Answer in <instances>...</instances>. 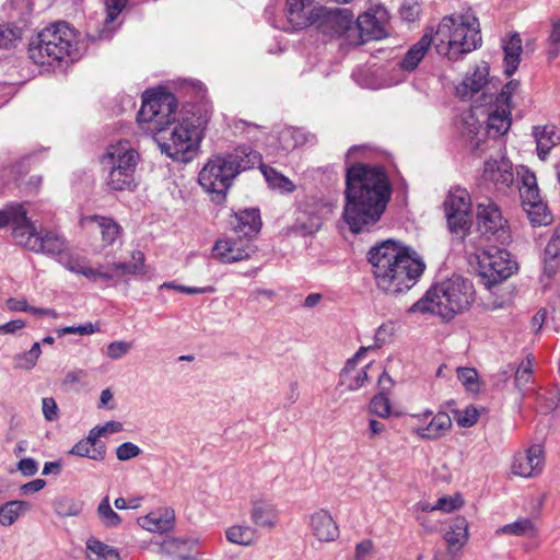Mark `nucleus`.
Masks as SVG:
<instances>
[{"mask_svg":"<svg viewBox=\"0 0 560 560\" xmlns=\"http://www.w3.org/2000/svg\"><path fill=\"white\" fill-rule=\"evenodd\" d=\"M177 100L163 89L148 90L137 114L139 125L147 124L148 131L155 133L154 140L162 153L176 162H190L199 151L206 126H200L194 116L175 119Z\"/></svg>","mask_w":560,"mask_h":560,"instance_id":"1","label":"nucleus"},{"mask_svg":"<svg viewBox=\"0 0 560 560\" xmlns=\"http://www.w3.org/2000/svg\"><path fill=\"white\" fill-rule=\"evenodd\" d=\"M392 185L383 166L355 163L347 168L342 219L349 230L368 232L383 215Z\"/></svg>","mask_w":560,"mask_h":560,"instance_id":"2","label":"nucleus"},{"mask_svg":"<svg viewBox=\"0 0 560 560\" xmlns=\"http://www.w3.org/2000/svg\"><path fill=\"white\" fill-rule=\"evenodd\" d=\"M368 261L376 287L387 294L410 290L425 270L424 261L412 248L392 238L372 246Z\"/></svg>","mask_w":560,"mask_h":560,"instance_id":"3","label":"nucleus"},{"mask_svg":"<svg viewBox=\"0 0 560 560\" xmlns=\"http://www.w3.org/2000/svg\"><path fill=\"white\" fill-rule=\"evenodd\" d=\"M260 161L261 154L250 145H238L232 151L209 158L199 172L198 182L211 195L213 202L222 203L233 180L241 173L260 164Z\"/></svg>","mask_w":560,"mask_h":560,"instance_id":"4","label":"nucleus"},{"mask_svg":"<svg viewBox=\"0 0 560 560\" xmlns=\"http://www.w3.org/2000/svg\"><path fill=\"white\" fill-rule=\"evenodd\" d=\"M472 282L462 276L432 285L409 310L411 313H432L444 320H452L456 314L467 311L474 302Z\"/></svg>","mask_w":560,"mask_h":560,"instance_id":"5","label":"nucleus"},{"mask_svg":"<svg viewBox=\"0 0 560 560\" xmlns=\"http://www.w3.org/2000/svg\"><path fill=\"white\" fill-rule=\"evenodd\" d=\"M432 37L438 54L454 61L482 43L478 19L470 13L444 16Z\"/></svg>","mask_w":560,"mask_h":560,"instance_id":"6","label":"nucleus"},{"mask_svg":"<svg viewBox=\"0 0 560 560\" xmlns=\"http://www.w3.org/2000/svg\"><path fill=\"white\" fill-rule=\"evenodd\" d=\"M75 34L67 22H57L44 28L30 43V58L37 65H51L71 57L75 47Z\"/></svg>","mask_w":560,"mask_h":560,"instance_id":"7","label":"nucleus"},{"mask_svg":"<svg viewBox=\"0 0 560 560\" xmlns=\"http://www.w3.org/2000/svg\"><path fill=\"white\" fill-rule=\"evenodd\" d=\"M139 160L140 155L130 142L110 144L102 159L106 186L116 191L133 190L137 186L135 173Z\"/></svg>","mask_w":560,"mask_h":560,"instance_id":"8","label":"nucleus"},{"mask_svg":"<svg viewBox=\"0 0 560 560\" xmlns=\"http://www.w3.org/2000/svg\"><path fill=\"white\" fill-rule=\"evenodd\" d=\"M15 243L26 249L49 256H56L68 249V242L56 230L37 228L27 217L22 226L15 228L13 232Z\"/></svg>","mask_w":560,"mask_h":560,"instance_id":"9","label":"nucleus"},{"mask_svg":"<svg viewBox=\"0 0 560 560\" xmlns=\"http://www.w3.org/2000/svg\"><path fill=\"white\" fill-rule=\"evenodd\" d=\"M517 270V262L501 247L489 246L478 255V271L483 284L491 289L510 278Z\"/></svg>","mask_w":560,"mask_h":560,"instance_id":"10","label":"nucleus"},{"mask_svg":"<svg viewBox=\"0 0 560 560\" xmlns=\"http://www.w3.org/2000/svg\"><path fill=\"white\" fill-rule=\"evenodd\" d=\"M353 14L348 9L316 7L311 10L310 26L314 25L320 33L330 37L345 36L349 44L358 43L351 35Z\"/></svg>","mask_w":560,"mask_h":560,"instance_id":"11","label":"nucleus"},{"mask_svg":"<svg viewBox=\"0 0 560 560\" xmlns=\"http://www.w3.org/2000/svg\"><path fill=\"white\" fill-rule=\"evenodd\" d=\"M448 230L464 240L471 226V200L469 192L460 187L450 190L443 202Z\"/></svg>","mask_w":560,"mask_h":560,"instance_id":"12","label":"nucleus"},{"mask_svg":"<svg viewBox=\"0 0 560 560\" xmlns=\"http://www.w3.org/2000/svg\"><path fill=\"white\" fill-rule=\"evenodd\" d=\"M477 226L482 236L501 245L511 241L508 221L502 217L500 208L490 199L477 205Z\"/></svg>","mask_w":560,"mask_h":560,"instance_id":"13","label":"nucleus"},{"mask_svg":"<svg viewBox=\"0 0 560 560\" xmlns=\"http://www.w3.org/2000/svg\"><path fill=\"white\" fill-rule=\"evenodd\" d=\"M387 21L388 12L383 5H376L359 15L357 21H352L351 24V35L357 38L358 43H351V45H362L369 40L385 37Z\"/></svg>","mask_w":560,"mask_h":560,"instance_id":"14","label":"nucleus"},{"mask_svg":"<svg viewBox=\"0 0 560 560\" xmlns=\"http://www.w3.org/2000/svg\"><path fill=\"white\" fill-rule=\"evenodd\" d=\"M257 247L250 238L233 232L232 235L219 240L213 245V256L223 264H233L248 259L256 253Z\"/></svg>","mask_w":560,"mask_h":560,"instance_id":"15","label":"nucleus"},{"mask_svg":"<svg viewBox=\"0 0 560 560\" xmlns=\"http://www.w3.org/2000/svg\"><path fill=\"white\" fill-rule=\"evenodd\" d=\"M544 464V447L540 444H534L525 452L515 454L511 468L516 476L533 478L542 471Z\"/></svg>","mask_w":560,"mask_h":560,"instance_id":"16","label":"nucleus"},{"mask_svg":"<svg viewBox=\"0 0 560 560\" xmlns=\"http://www.w3.org/2000/svg\"><path fill=\"white\" fill-rule=\"evenodd\" d=\"M369 351V348L360 347L354 355L347 360L345 366L339 373V386L345 387L349 392H355L363 387L369 381L366 369H357L358 360Z\"/></svg>","mask_w":560,"mask_h":560,"instance_id":"17","label":"nucleus"},{"mask_svg":"<svg viewBox=\"0 0 560 560\" xmlns=\"http://www.w3.org/2000/svg\"><path fill=\"white\" fill-rule=\"evenodd\" d=\"M482 177L486 182L492 183L498 190L505 191L514 183L512 163L505 158L488 160L485 162Z\"/></svg>","mask_w":560,"mask_h":560,"instance_id":"18","label":"nucleus"},{"mask_svg":"<svg viewBox=\"0 0 560 560\" xmlns=\"http://www.w3.org/2000/svg\"><path fill=\"white\" fill-rule=\"evenodd\" d=\"M413 417L418 419H428L431 417V420L427 425L417 427L413 429V432L421 439L424 440H438L445 435V433L452 427L451 417L446 412H438L433 416L431 410H425L421 415H415Z\"/></svg>","mask_w":560,"mask_h":560,"instance_id":"19","label":"nucleus"},{"mask_svg":"<svg viewBox=\"0 0 560 560\" xmlns=\"http://www.w3.org/2000/svg\"><path fill=\"white\" fill-rule=\"evenodd\" d=\"M235 234H240L246 238H253L260 232L261 219L258 209H245L235 213L234 220L231 222Z\"/></svg>","mask_w":560,"mask_h":560,"instance_id":"20","label":"nucleus"},{"mask_svg":"<svg viewBox=\"0 0 560 560\" xmlns=\"http://www.w3.org/2000/svg\"><path fill=\"white\" fill-rule=\"evenodd\" d=\"M138 524L152 533H166L173 529L175 524V512L171 508H163L150 512L140 517Z\"/></svg>","mask_w":560,"mask_h":560,"instance_id":"21","label":"nucleus"},{"mask_svg":"<svg viewBox=\"0 0 560 560\" xmlns=\"http://www.w3.org/2000/svg\"><path fill=\"white\" fill-rule=\"evenodd\" d=\"M532 135L536 141L537 155L542 161L552 148L560 144V133L555 125L535 126Z\"/></svg>","mask_w":560,"mask_h":560,"instance_id":"22","label":"nucleus"},{"mask_svg":"<svg viewBox=\"0 0 560 560\" xmlns=\"http://www.w3.org/2000/svg\"><path fill=\"white\" fill-rule=\"evenodd\" d=\"M313 0H287L288 25L283 26L287 32L302 30L310 26L311 12L305 9L312 4Z\"/></svg>","mask_w":560,"mask_h":560,"instance_id":"23","label":"nucleus"},{"mask_svg":"<svg viewBox=\"0 0 560 560\" xmlns=\"http://www.w3.org/2000/svg\"><path fill=\"white\" fill-rule=\"evenodd\" d=\"M197 540L192 538H167L159 547V552L175 560L195 559L192 551Z\"/></svg>","mask_w":560,"mask_h":560,"instance_id":"24","label":"nucleus"},{"mask_svg":"<svg viewBox=\"0 0 560 560\" xmlns=\"http://www.w3.org/2000/svg\"><path fill=\"white\" fill-rule=\"evenodd\" d=\"M311 526L313 534L320 541H332L339 536V529L336 522L325 510H320L312 515Z\"/></svg>","mask_w":560,"mask_h":560,"instance_id":"25","label":"nucleus"},{"mask_svg":"<svg viewBox=\"0 0 560 560\" xmlns=\"http://www.w3.org/2000/svg\"><path fill=\"white\" fill-rule=\"evenodd\" d=\"M489 75V66L487 62L478 65L470 75H467L465 80L456 88L457 94L462 98L472 97L474 94L480 92L487 83Z\"/></svg>","mask_w":560,"mask_h":560,"instance_id":"26","label":"nucleus"},{"mask_svg":"<svg viewBox=\"0 0 560 560\" xmlns=\"http://www.w3.org/2000/svg\"><path fill=\"white\" fill-rule=\"evenodd\" d=\"M434 45L432 33H425L415 45H412L399 61V67L404 71H413L420 61L424 58L428 49Z\"/></svg>","mask_w":560,"mask_h":560,"instance_id":"27","label":"nucleus"},{"mask_svg":"<svg viewBox=\"0 0 560 560\" xmlns=\"http://www.w3.org/2000/svg\"><path fill=\"white\" fill-rule=\"evenodd\" d=\"M450 553L455 555L462 550L468 540V523L464 517L454 518L444 534Z\"/></svg>","mask_w":560,"mask_h":560,"instance_id":"28","label":"nucleus"},{"mask_svg":"<svg viewBox=\"0 0 560 560\" xmlns=\"http://www.w3.org/2000/svg\"><path fill=\"white\" fill-rule=\"evenodd\" d=\"M518 176L521 180L520 195L523 207L542 201L535 174L529 168L522 167L518 172Z\"/></svg>","mask_w":560,"mask_h":560,"instance_id":"29","label":"nucleus"},{"mask_svg":"<svg viewBox=\"0 0 560 560\" xmlns=\"http://www.w3.org/2000/svg\"><path fill=\"white\" fill-rule=\"evenodd\" d=\"M544 275L552 278L560 268V228H557L544 250Z\"/></svg>","mask_w":560,"mask_h":560,"instance_id":"30","label":"nucleus"},{"mask_svg":"<svg viewBox=\"0 0 560 560\" xmlns=\"http://www.w3.org/2000/svg\"><path fill=\"white\" fill-rule=\"evenodd\" d=\"M488 112L487 127L488 133L492 137L502 136L508 132L511 126V108L499 106Z\"/></svg>","mask_w":560,"mask_h":560,"instance_id":"31","label":"nucleus"},{"mask_svg":"<svg viewBox=\"0 0 560 560\" xmlns=\"http://www.w3.org/2000/svg\"><path fill=\"white\" fill-rule=\"evenodd\" d=\"M250 518L256 526L271 528L278 522V511L271 502L265 500L255 501Z\"/></svg>","mask_w":560,"mask_h":560,"instance_id":"32","label":"nucleus"},{"mask_svg":"<svg viewBox=\"0 0 560 560\" xmlns=\"http://www.w3.org/2000/svg\"><path fill=\"white\" fill-rule=\"evenodd\" d=\"M504 50V73L511 77L518 68L522 54V39L520 34L514 33L503 43Z\"/></svg>","mask_w":560,"mask_h":560,"instance_id":"33","label":"nucleus"},{"mask_svg":"<svg viewBox=\"0 0 560 560\" xmlns=\"http://www.w3.org/2000/svg\"><path fill=\"white\" fill-rule=\"evenodd\" d=\"M30 508V503L23 500H12L1 504L0 524L5 527L13 525Z\"/></svg>","mask_w":560,"mask_h":560,"instance_id":"34","label":"nucleus"},{"mask_svg":"<svg viewBox=\"0 0 560 560\" xmlns=\"http://www.w3.org/2000/svg\"><path fill=\"white\" fill-rule=\"evenodd\" d=\"M314 140V136L307 133L305 130L301 128H285L280 132L279 142L283 150L290 151L295 149L296 147L303 145L307 142H312Z\"/></svg>","mask_w":560,"mask_h":560,"instance_id":"35","label":"nucleus"},{"mask_svg":"<svg viewBox=\"0 0 560 560\" xmlns=\"http://www.w3.org/2000/svg\"><path fill=\"white\" fill-rule=\"evenodd\" d=\"M108 268L116 275V278L127 275H143L145 272L144 255L141 252H135L132 254V261L113 262L108 265Z\"/></svg>","mask_w":560,"mask_h":560,"instance_id":"36","label":"nucleus"},{"mask_svg":"<svg viewBox=\"0 0 560 560\" xmlns=\"http://www.w3.org/2000/svg\"><path fill=\"white\" fill-rule=\"evenodd\" d=\"M27 211L21 203H11L0 210V229L11 225L12 233L15 228L22 226L25 222Z\"/></svg>","mask_w":560,"mask_h":560,"instance_id":"37","label":"nucleus"},{"mask_svg":"<svg viewBox=\"0 0 560 560\" xmlns=\"http://www.w3.org/2000/svg\"><path fill=\"white\" fill-rule=\"evenodd\" d=\"M69 454L79 457H88L96 462H103L106 456V445H97L95 447L92 442L84 438L72 446Z\"/></svg>","mask_w":560,"mask_h":560,"instance_id":"38","label":"nucleus"},{"mask_svg":"<svg viewBox=\"0 0 560 560\" xmlns=\"http://www.w3.org/2000/svg\"><path fill=\"white\" fill-rule=\"evenodd\" d=\"M258 165L271 188L279 189L281 192L287 194L294 191L295 185L288 177L277 172L275 168L262 164L261 161Z\"/></svg>","mask_w":560,"mask_h":560,"instance_id":"39","label":"nucleus"},{"mask_svg":"<svg viewBox=\"0 0 560 560\" xmlns=\"http://www.w3.org/2000/svg\"><path fill=\"white\" fill-rule=\"evenodd\" d=\"M90 221H93L97 224L101 234L102 241L105 246L113 245L116 238L120 234V226L113 219L101 217V215H92L89 218Z\"/></svg>","mask_w":560,"mask_h":560,"instance_id":"40","label":"nucleus"},{"mask_svg":"<svg viewBox=\"0 0 560 560\" xmlns=\"http://www.w3.org/2000/svg\"><path fill=\"white\" fill-rule=\"evenodd\" d=\"M55 513L60 517H72L81 514L83 503L70 497H59L52 502Z\"/></svg>","mask_w":560,"mask_h":560,"instance_id":"41","label":"nucleus"},{"mask_svg":"<svg viewBox=\"0 0 560 560\" xmlns=\"http://www.w3.org/2000/svg\"><path fill=\"white\" fill-rule=\"evenodd\" d=\"M225 535L230 542L250 546L256 539V529L250 526H231Z\"/></svg>","mask_w":560,"mask_h":560,"instance_id":"42","label":"nucleus"},{"mask_svg":"<svg viewBox=\"0 0 560 560\" xmlns=\"http://www.w3.org/2000/svg\"><path fill=\"white\" fill-rule=\"evenodd\" d=\"M96 512L101 524L106 528L118 527L122 522L121 517L110 506L108 497L101 500Z\"/></svg>","mask_w":560,"mask_h":560,"instance_id":"43","label":"nucleus"},{"mask_svg":"<svg viewBox=\"0 0 560 560\" xmlns=\"http://www.w3.org/2000/svg\"><path fill=\"white\" fill-rule=\"evenodd\" d=\"M498 532L508 535L527 537H535L537 534L536 527L529 518H518L513 523L504 525Z\"/></svg>","mask_w":560,"mask_h":560,"instance_id":"44","label":"nucleus"},{"mask_svg":"<svg viewBox=\"0 0 560 560\" xmlns=\"http://www.w3.org/2000/svg\"><path fill=\"white\" fill-rule=\"evenodd\" d=\"M524 211L533 226L548 225L552 221V215L544 201L528 207L524 206Z\"/></svg>","mask_w":560,"mask_h":560,"instance_id":"45","label":"nucleus"},{"mask_svg":"<svg viewBox=\"0 0 560 560\" xmlns=\"http://www.w3.org/2000/svg\"><path fill=\"white\" fill-rule=\"evenodd\" d=\"M21 38V30L7 23H0V49L14 47Z\"/></svg>","mask_w":560,"mask_h":560,"instance_id":"46","label":"nucleus"},{"mask_svg":"<svg viewBox=\"0 0 560 560\" xmlns=\"http://www.w3.org/2000/svg\"><path fill=\"white\" fill-rule=\"evenodd\" d=\"M392 411V405L388 395L377 393L373 396L370 402V412L381 418L389 417Z\"/></svg>","mask_w":560,"mask_h":560,"instance_id":"47","label":"nucleus"},{"mask_svg":"<svg viewBox=\"0 0 560 560\" xmlns=\"http://www.w3.org/2000/svg\"><path fill=\"white\" fill-rule=\"evenodd\" d=\"M457 377L470 393L479 392L478 373L472 368H458Z\"/></svg>","mask_w":560,"mask_h":560,"instance_id":"48","label":"nucleus"},{"mask_svg":"<svg viewBox=\"0 0 560 560\" xmlns=\"http://www.w3.org/2000/svg\"><path fill=\"white\" fill-rule=\"evenodd\" d=\"M533 376V361L528 357L522 361L515 372L514 382L520 390H523L530 382Z\"/></svg>","mask_w":560,"mask_h":560,"instance_id":"49","label":"nucleus"},{"mask_svg":"<svg viewBox=\"0 0 560 560\" xmlns=\"http://www.w3.org/2000/svg\"><path fill=\"white\" fill-rule=\"evenodd\" d=\"M86 548L91 552L95 553L98 558H103V559H108L110 557L118 558V556H119L118 551L115 548H113L95 538L88 539Z\"/></svg>","mask_w":560,"mask_h":560,"instance_id":"50","label":"nucleus"},{"mask_svg":"<svg viewBox=\"0 0 560 560\" xmlns=\"http://www.w3.org/2000/svg\"><path fill=\"white\" fill-rule=\"evenodd\" d=\"M463 504V499L460 495L456 494L454 497H442L438 500L436 504L433 506H424L425 511H434L440 510L446 513L453 512L454 510L460 508Z\"/></svg>","mask_w":560,"mask_h":560,"instance_id":"51","label":"nucleus"},{"mask_svg":"<svg viewBox=\"0 0 560 560\" xmlns=\"http://www.w3.org/2000/svg\"><path fill=\"white\" fill-rule=\"evenodd\" d=\"M520 82L517 80L509 81L495 97V104L511 108V98L517 92Z\"/></svg>","mask_w":560,"mask_h":560,"instance_id":"52","label":"nucleus"},{"mask_svg":"<svg viewBox=\"0 0 560 560\" xmlns=\"http://www.w3.org/2000/svg\"><path fill=\"white\" fill-rule=\"evenodd\" d=\"M394 332V325L392 323L382 324L375 331L374 343L369 346V350L380 349L386 342H388L390 336Z\"/></svg>","mask_w":560,"mask_h":560,"instance_id":"53","label":"nucleus"},{"mask_svg":"<svg viewBox=\"0 0 560 560\" xmlns=\"http://www.w3.org/2000/svg\"><path fill=\"white\" fill-rule=\"evenodd\" d=\"M479 412L474 406H468L462 411H457L456 422L462 428H469L477 423Z\"/></svg>","mask_w":560,"mask_h":560,"instance_id":"54","label":"nucleus"},{"mask_svg":"<svg viewBox=\"0 0 560 560\" xmlns=\"http://www.w3.org/2000/svg\"><path fill=\"white\" fill-rule=\"evenodd\" d=\"M549 49L548 56L549 59H556L560 54V21H556L552 23L551 33L548 38Z\"/></svg>","mask_w":560,"mask_h":560,"instance_id":"55","label":"nucleus"},{"mask_svg":"<svg viewBox=\"0 0 560 560\" xmlns=\"http://www.w3.org/2000/svg\"><path fill=\"white\" fill-rule=\"evenodd\" d=\"M160 288L161 289H173V290H176L178 292L190 294V295L214 292V288L213 287H203V288L187 287V285L176 284L173 281L164 282Z\"/></svg>","mask_w":560,"mask_h":560,"instance_id":"56","label":"nucleus"},{"mask_svg":"<svg viewBox=\"0 0 560 560\" xmlns=\"http://www.w3.org/2000/svg\"><path fill=\"white\" fill-rule=\"evenodd\" d=\"M131 349V343L128 341L117 340L108 343L106 354L112 360L121 359Z\"/></svg>","mask_w":560,"mask_h":560,"instance_id":"57","label":"nucleus"},{"mask_svg":"<svg viewBox=\"0 0 560 560\" xmlns=\"http://www.w3.org/2000/svg\"><path fill=\"white\" fill-rule=\"evenodd\" d=\"M140 454H141V448L131 442H125L116 448V456L121 462H126L131 458H135V457L139 456Z\"/></svg>","mask_w":560,"mask_h":560,"instance_id":"58","label":"nucleus"},{"mask_svg":"<svg viewBox=\"0 0 560 560\" xmlns=\"http://www.w3.org/2000/svg\"><path fill=\"white\" fill-rule=\"evenodd\" d=\"M420 14V4L416 0H405L400 7L401 19L413 22Z\"/></svg>","mask_w":560,"mask_h":560,"instance_id":"59","label":"nucleus"},{"mask_svg":"<svg viewBox=\"0 0 560 560\" xmlns=\"http://www.w3.org/2000/svg\"><path fill=\"white\" fill-rule=\"evenodd\" d=\"M98 328L92 323H86L84 325L79 326H66L57 330L59 337L69 335V334H79V335H91L97 331Z\"/></svg>","mask_w":560,"mask_h":560,"instance_id":"60","label":"nucleus"},{"mask_svg":"<svg viewBox=\"0 0 560 560\" xmlns=\"http://www.w3.org/2000/svg\"><path fill=\"white\" fill-rule=\"evenodd\" d=\"M128 0H108L106 2L107 15L105 23L109 24L116 20L122 9L126 7Z\"/></svg>","mask_w":560,"mask_h":560,"instance_id":"61","label":"nucleus"},{"mask_svg":"<svg viewBox=\"0 0 560 560\" xmlns=\"http://www.w3.org/2000/svg\"><path fill=\"white\" fill-rule=\"evenodd\" d=\"M16 469L24 477H33L38 471V462L32 457L21 458L16 464Z\"/></svg>","mask_w":560,"mask_h":560,"instance_id":"62","label":"nucleus"},{"mask_svg":"<svg viewBox=\"0 0 560 560\" xmlns=\"http://www.w3.org/2000/svg\"><path fill=\"white\" fill-rule=\"evenodd\" d=\"M42 410L47 421H54L58 418V406L52 397L42 399Z\"/></svg>","mask_w":560,"mask_h":560,"instance_id":"63","label":"nucleus"},{"mask_svg":"<svg viewBox=\"0 0 560 560\" xmlns=\"http://www.w3.org/2000/svg\"><path fill=\"white\" fill-rule=\"evenodd\" d=\"M537 400L545 412L552 411L557 408L559 402V396L557 392L549 393L547 397L545 394H538Z\"/></svg>","mask_w":560,"mask_h":560,"instance_id":"64","label":"nucleus"}]
</instances>
